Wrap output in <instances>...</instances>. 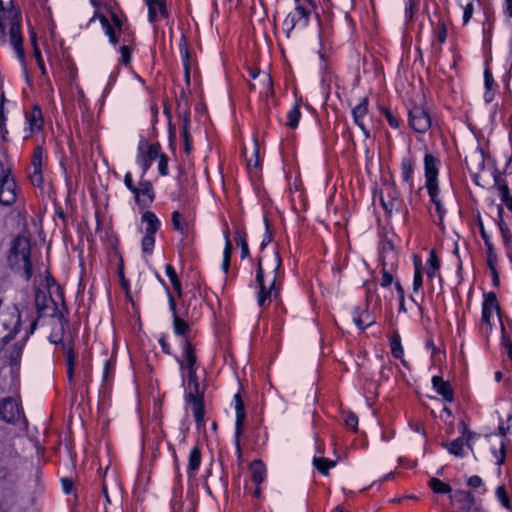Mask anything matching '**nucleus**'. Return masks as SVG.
<instances>
[{
  "instance_id": "a19ab883",
  "label": "nucleus",
  "mask_w": 512,
  "mask_h": 512,
  "mask_svg": "<svg viewBox=\"0 0 512 512\" xmlns=\"http://www.w3.org/2000/svg\"><path fill=\"white\" fill-rule=\"evenodd\" d=\"M427 265H428L427 271H426L427 276L429 278H433L440 268V261H439L437 255H436V252L434 250H432L429 254V258L427 260Z\"/></svg>"
},
{
  "instance_id": "e433bc0d",
  "label": "nucleus",
  "mask_w": 512,
  "mask_h": 512,
  "mask_svg": "<svg viewBox=\"0 0 512 512\" xmlns=\"http://www.w3.org/2000/svg\"><path fill=\"white\" fill-rule=\"evenodd\" d=\"M390 347H391V353L392 355L397 358L401 359L403 363H405L403 356H404V350L401 344V339L398 334H394L390 338Z\"/></svg>"
},
{
  "instance_id": "f257e3e1",
  "label": "nucleus",
  "mask_w": 512,
  "mask_h": 512,
  "mask_svg": "<svg viewBox=\"0 0 512 512\" xmlns=\"http://www.w3.org/2000/svg\"><path fill=\"white\" fill-rule=\"evenodd\" d=\"M282 260L277 251L259 257L256 271L257 304L266 308L271 300L279 296V271Z\"/></svg>"
},
{
  "instance_id": "b1692460",
  "label": "nucleus",
  "mask_w": 512,
  "mask_h": 512,
  "mask_svg": "<svg viewBox=\"0 0 512 512\" xmlns=\"http://www.w3.org/2000/svg\"><path fill=\"white\" fill-rule=\"evenodd\" d=\"M169 305H170V309L171 311L173 312V328H174V332L177 334V335H181V336H184L187 334V332L189 331V325L188 323L183 320L182 318H180L177 313H176V303H175V300L173 298V296L171 294H169Z\"/></svg>"
},
{
  "instance_id": "9b49d317",
  "label": "nucleus",
  "mask_w": 512,
  "mask_h": 512,
  "mask_svg": "<svg viewBox=\"0 0 512 512\" xmlns=\"http://www.w3.org/2000/svg\"><path fill=\"white\" fill-rule=\"evenodd\" d=\"M380 201L389 216L402 211V201L399 199L398 191L394 186L385 187L381 193Z\"/></svg>"
},
{
  "instance_id": "ddd939ff",
  "label": "nucleus",
  "mask_w": 512,
  "mask_h": 512,
  "mask_svg": "<svg viewBox=\"0 0 512 512\" xmlns=\"http://www.w3.org/2000/svg\"><path fill=\"white\" fill-rule=\"evenodd\" d=\"M20 418V409L15 399L8 397L0 401V420L14 423Z\"/></svg>"
},
{
  "instance_id": "6e6d98bb",
  "label": "nucleus",
  "mask_w": 512,
  "mask_h": 512,
  "mask_svg": "<svg viewBox=\"0 0 512 512\" xmlns=\"http://www.w3.org/2000/svg\"><path fill=\"white\" fill-rule=\"evenodd\" d=\"M344 423L346 427L353 431H356L358 426V417L354 413H349L346 415Z\"/></svg>"
},
{
  "instance_id": "4be33fe9",
  "label": "nucleus",
  "mask_w": 512,
  "mask_h": 512,
  "mask_svg": "<svg viewBox=\"0 0 512 512\" xmlns=\"http://www.w3.org/2000/svg\"><path fill=\"white\" fill-rule=\"evenodd\" d=\"M433 388L445 401L452 402L454 400L453 389L448 381L443 380L440 376L432 378Z\"/></svg>"
},
{
  "instance_id": "774afa93",
  "label": "nucleus",
  "mask_w": 512,
  "mask_h": 512,
  "mask_svg": "<svg viewBox=\"0 0 512 512\" xmlns=\"http://www.w3.org/2000/svg\"><path fill=\"white\" fill-rule=\"evenodd\" d=\"M484 79H485V87L487 90H490L493 83H494V79H493V75L492 73L490 72L489 69H485L484 71Z\"/></svg>"
},
{
  "instance_id": "a211bd4d",
  "label": "nucleus",
  "mask_w": 512,
  "mask_h": 512,
  "mask_svg": "<svg viewBox=\"0 0 512 512\" xmlns=\"http://www.w3.org/2000/svg\"><path fill=\"white\" fill-rule=\"evenodd\" d=\"M450 498L462 512L471 511L475 505V498L469 491L457 490Z\"/></svg>"
},
{
  "instance_id": "f3484780",
  "label": "nucleus",
  "mask_w": 512,
  "mask_h": 512,
  "mask_svg": "<svg viewBox=\"0 0 512 512\" xmlns=\"http://www.w3.org/2000/svg\"><path fill=\"white\" fill-rule=\"evenodd\" d=\"M148 6V20L151 23L159 21L161 18L168 17L166 0H145Z\"/></svg>"
},
{
  "instance_id": "de8ad7c7",
  "label": "nucleus",
  "mask_w": 512,
  "mask_h": 512,
  "mask_svg": "<svg viewBox=\"0 0 512 512\" xmlns=\"http://www.w3.org/2000/svg\"><path fill=\"white\" fill-rule=\"evenodd\" d=\"M423 286V277L420 264L415 263V273L413 277V291L418 292Z\"/></svg>"
},
{
  "instance_id": "4468645a",
  "label": "nucleus",
  "mask_w": 512,
  "mask_h": 512,
  "mask_svg": "<svg viewBox=\"0 0 512 512\" xmlns=\"http://www.w3.org/2000/svg\"><path fill=\"white\" fill-rule=\"evenodd\" d=\"M35 305L40 317L54 316L57 311L54 300L42 290H37L35 293Z\"/></svg>"
},
{
  "instance_id": "7ed1b4c3",
  "label": "nucleus",
  "mask_w": 512,
  "mask_h": 512,
  "mask_svg": "<svg viewBox=\"0 0 512 512\" xmlns=\"http://www.w3.org/2000/svg\"><path fill=\"white\" fill-rule=\"evenodd\" d=\"M19 454L7 444L0 445V487L12 485L18 478Z\"/></svg>"
},
{
  "instance_id": "37998d69",
  "label": "nucleus",
  "mask_w": 512,
  "mask_h": 512,
  "mask_svg": "<svg viewBox=\"0 0 512 512\" xmlns=\"http://www.w3.org/2000/svg\"><path fill=\"white\" fill-rule=\"evenodd\" d=\"M497 189L499 191L502 203L507 207V209L512 211V197L510 195L508 186L504 183H498Z\"/></svg>"
},
{
  "instance_id": "0e129e2a",
  "label": "nucleus",
  "mask_w": 512,
  "mask_h": 512,
  "mask_svg": "<svg viewBox=\"0 0 512 512\" xmlns=\"http://www.w3.org/2000/svg\"><path fill=\"white\" fill-rule=\"evenodd\" d=\"M124 184L129 191L132 193L135 192L137 185L134 184L133 177L130 172H127L124 176Z\"/></svg>"
},
{
  "instance_id": "f704fd0d",
  "label": "nucleus",
  "mask_w": 512,
  "mask_h": 512,
  "mask_svg": "<svg viewBox=\"0 0 512 512\" xmlns=\"http://www.w3.org/2000/svg\"><path fill=\"white\" fill-rule=\"evenodd\" d=\"M495 496L503 508L512 510L510 496L504 484L499 485L495 490Z\"/></svg>"
},
{
  "instance_id": "39448f33",
  "label": "nucleus",
  "mask_w": 512,
  "mask_h": 512,
  "mask_svg": "<svg viewBox=\"0 0 512 512\" xmlns=\"http://www.w3.org/2000/svg\"><path fill=\"white\" fill-rule=\"evenodd\" d=\"M16 15L11 16L5 9H0V29L4 32L9 27L10 42L19 55H23L22 36L19 24V11L15 8Z\"/></svg>"
},
{
  "instance_id": "58836bf2",
  "label": "nucleus",
  "mask_w": 512,
  "mask_h": 512,
  "mask_svg": "<svg viewBox=\"0 0 512 512\" xmlns=\"http://www.w3.org/2000/svg\"><path fill=\"white\" fill-rule=\"evenodd\" d=\"M303 24V18L297 15L295 12H290L286 18L284 19L283 26L286 31L287 36L293 31L297 24Z\"/></svg>"
},
{
  "instance_id": "72a5a7b5",
  "label": "nucleus",
  "mask_w": 512,
  "mask_h": 512,
  "mask_svg": "<svg viewBox=\"0 0 512 512\" xmlns=\"http://www.w3.org/2000/svg\"><path fill=\"white\" fill-rule=\"evenodd\" d=\"M429 488L437 494H450L452 492V488L447 483H444L440 479L436 477L430 478L428 482Z\"/></svg>"
},
{
  "instance_id": "79ce46f5",
  "label": "nucleus",
  "mask_w": 512,
  "mask_h": 512,
  "mask_svg": "<svg viewBox=\"0 0 512 512\" xmlns=\"http://www.w3.org/2000/svg\"><path fill=\"white\" fill-rule=\"evenodd\" d=\"M301 117L300 106L298 103H295L294 106L287 113V123L286 125L292 129H295L298 126L299 120Z\"/></svg>"
},
{
  "instance_id": "052dcab7",
  "label": "nucleus",
  "mask_w": 512,
  "mask_h": 512,
  "mask_svg": "<svg viewBox=\"0 0 512 512\" xmlns=\"http://www.w3.org/2000/svg\"><path fill=\"white\" fill-rule=\"evenodd\" d=\"M447 37V28L444 23H441L436 31V39L437 41L442 44L445 42Z\"/></svg>"
},
{
  "instance_id": "864d4df0",
  "label": "nucleus",
  "mask_w": 512,
  "mask_h": 512,
  "mask_svg": "<svg viewBox=\"0 0 512 512\" xmlns=\"http://www.w3.org/2000/svg\"><path fill=\"white\" fill-rule=\"evenodd\" d=\"M493 453L495 455V458L497 459V465H503L506 459V447L503 441L500 442L499 449L494 450Z\"/></svg>"
},
{
  "instance_id": "c03bdc74",
  "label": "nucleus",
  "mask_w": 512,
  "mask_h": 512,
  "mask_svg": "<svg viewBox=\"0 0 512 512\" xmlns=\"http://www.w3.org/2000/svg\"><path fill=\"white\" fill-rule=\"evenodd\" d=\"M28 177L34 186H41L43 183L42 168L29 167Z\"/></svg>"
},
{
  "instance_id": "69168bd1",
  "label": "nucleus",
  "mask_w": 512,
  "mask_h": 512,
  "mask_svg": "<svg viewBox=\"0 0 512 512\" xmlns=\"http://www.w3.org/2000/svg\"><path fill=\"white\" fill-rule=\"evenodd\" d=\"M467 485L471 488H479L483 485V481L479 476L473 475L467 480Z\"/></svg>"
},
{
  "instance_id": "f03ea898",
  "label": "nucleus",
  "mask_w": 512,
  "mask_h": 512,
  "mask_svg": "<svg viewBox=\"0 0 512 512\" xmlns=\"http://www.w3.org/2000/svg\"><path fill=\"white\" fill-rule=\"evenodd\" d=\"M6 260L9 267L21 273L26 280L32 277L31 244L28 236L20 234L11 240Z\"/></svg>"
},
{
  "instance_id": "a18cd8bd",
  "label": "nucleus",
  "mask_w": 512,
  "mask_h": 512,
  "mask_svg": "<svg viewBox=\"0 0 512 512\" xmlns=\"http://www.w3.org/2000/svg\"><path fill=\"white\" fill-rule=\"evenodd\" d=\"M132 41V34L129 35V38L123 39V45L120 47L121 52V60L124 64H128L131 59V49L129 43Z\"/></svg>"
},
{
  "instance_id": "4d7b16f0",
  "label": "nucleus",
  "mask_w": 512,
  "mask_h": 512,
  "mask_svg": "<svg viewBox=\"0 0 512 512\" xmlns=\"http://www.w3.org/2000/svg\"><path fill=\"white\" fill-rule=\"evenodd\" d=\"M502 344L507 351L509 358L512 360V341L505 332V328L502 326Z\"/></svg>"
},
{
  "instance_id": "393cba45",
  "label": "nucleus",
  "mask_w": 512,
  "mask_h": 512,
  "mask_svg": "<svg viewBox=\"0 0 512 512\" xmlns=\"http://www.w3.org/2000/svg\"><path fill=\"white\" fill-rule=\"evenodd\" d=\"M352 319L355 325L360 329L364 330L366 327L373 324L371 315L367 309H361L356 307L352 312Z\"/></svg>"
},
{
  "instance_id": "13d9d810",
  "label": "nucleus",
  "mask_w": 512,
  "mask_h": 512,
  "mask_svg": "<svg viewBox=\"0 0 512 512\" xmlns=\"http://www.w3.org/2000/svg\"><path fill=\"white\" fill-rule=\"evenodd\" d=\"M393 282V276L390 271H388L385 267V265L382 268V276H381V286L382 287H388Z\"/></svg>"
},
{
  "instance_id": "6ab92c4d",
  "label": "nucleus",
  "mask_w": 512,
  "mask_h": 512,
  "mask_svg": "<svg viewBox=\"0 0 512 512\" xmlns=\"http://www.w3.org/2000/svg\"><path fill=\"white\" fill-rule=\"evenodd\" d=\"M471 433L467 430L466 426L463 424V434L462 437L454 439L450 443H447L445 447L449 451L450 454L456 457L464 456V446L469 445V439L471 438Z\"/></svg>"
},
{
  "instance_id": "9d476101",
  "label": "nucleus",
  "mask_w": 512,
  "mask_h": 512,
  "mask_svg": "<svg viewBox=\"0 0 512 512\" xmlns=\"http://www.w3.org/2000/svg\"><path fill=\"white\" fill-rule=\"evenodd\" d=\"M171 222L173 229L183 236L182 245L184 247L189 246L191 243L190 236L194 231L192 219L179 211H174L171 215Z\"/></svg>"
},
{
  "instance_id": "49530a36",
  "label": "nucleus",
  "mask_w": 512,
  "mask_h": 512,
  "mask_svg": "<svg viewBox=\"0 0 512 512\" xmlns=\"http://www.w3.org/2000/svg\"><path fill=\"white\" fill-rule=\"evenodd\" d=\"M165 270H166V274L169 277L174 289L177 292H180L181 291V283H180V280L177 276V273H176L174 267L171 264H166Z\"/></svg>"
},
{
  "instance_id": "a878e982",
  "label": "nucleus",
  "mask_w": 512,
  "mask_h": 512,
  "mask_svg": "<svg viewBox=\"0 0 512 512\" xmlns=\"http://www.w3.org/2000/svg\"><path fill=\"white\" fill-rule=\"evenodd\" d=\"M437 159L430 153H427L424 157V166H425V178L426 181L437 180L438 169H437Z\"/></svg>"
},
{
  "instance_id": "3c124183",
  "label": "nucleus",
  "mask_w": 512,
  "mask_h": 512,
  "mask_svg": "<svg viewBox=\"0 0 512 512\" xmlns=\"http://www.w3.org/2000/svg\"><path fill=\"white\" fill-rule=\"evenodd\" d=\"M42 163H43V150L41 147H36L34 152H33V156H32V160H31V167H40L42 168Z\"/></svg>"
},
{
  "instance_id": "680f3d73",
  "label": "nucleus",
  "mask_w": 512,
  "mask_h": 512,
  "mask_svg": "<svg viewBox=\"0 0 512 512\" xmlns=\"http://www.w3.org/2000/svg\"><path fill=\"white\" fill-rule=\"evenodd\" d=\"M384 115H385L389 125L392 128H398L399 127L400 123H399L398 118L389 109H385L384 110Z\"/></svg>"
},
{
  "instance_id": "20e7f679",
  "label": "nucleus",
  "mask_w": 512,
  "mask_h": 512,
  "mask_svg": "<svg viewBox=\"0 0 512 512\" xmlns=\"http://www.w3.org/2000/svg\"><path fill=\"white\" fill-rule=\"evenodd\" d=\"M185 401L190 405L197 424L204 420V389L200 387L197 375H188Z\"/></svg>"
},
{
  "instance_id": "2eb2a0df",
  "label": "nucleus",
  "mask_w": 512,
  "mask_h": 512,
  "mask_svg": "<svg viewBox=\"0 0 512 512\" xmlns=\"http://www.w3.org/2000/svg\"><path fill=\"white\" fill-rule=\"evenodd\" d=\"M499 303L496 295L493 292H489L484 295V301L482 305V322L491 329V317L494 314L499 315Z\"/></svg>"
},
{
  "instance_id": "e2e57ef3",
  "label": "nucleus",
  "mask_w": 512,
  "mask_h": 512,
  "mask_svg": "<svg viewBox=\"0 0 512 512\" xmlns=\"http://www.w3.org/2000/svg\"><path fill=\"white\" fill-rule=\"evenodd\" d=\"M0 9H5L11 16L16 15L13 0H0Z\"/></svg>"
},
{
  "instance_id": "c756f323",
  "label": "nucleus",
  "mask_w": 512,
  "mask_h": 512,
  "mask_svg": "<svg viewBox=\"0 0 512 512\" xmlns=\"http://www.w3.org/2000/svg\"><path fill=\"white\" fill-rule=\"evenodd\" d=\"M250 471L252 473V480L258 486L260 485L266 476V469L264 464L260 460H254L250 464Z\"/></svg>"
},
{
  "instance_id": "cd10ccee",
  "label": "nucleus",
  "mask_w": 512,
  "mask_h": 512,
  "mask_svg": "<svg viewBox=\"0 0 512 512\" xmlns=\"http://www.w3.org/2000/svg\"><path fill=\"white\" fill-rule=\"evenodd\" d=\"M502 213H503V208L499 207L498 214L501 218V220L499 222V228H500L501 236L503 238L504 245H505L507 255H508L509 253H512V233H511L510 229L507 227V225L504 223V221L502 220Z\"/></svg>"
},
{
  "instance_id": "f8f14e48",
  "label": "nucleus",
  "mask_w": 512,
  "mask_h": 512,
  "mask_svg": "<svg viewBox=\"0 0 512 512\" xmlns=\"http://www.w3.org/2000/svg\"><path fill=\"white\" fill-rule=\"evenodd\" d=\"M133 194L135 202L142 207L149 206L155 199L153 185L149 180L144 178V175L141 176V179Z\"/></svg>"
},
{
  "instance_id": "2f4dec72",
  "label": "nucleus",
  "mask_w": 512,
  "mask_h": 512,
  "mask_svg": "<svg viewBox=\"0 0 512 512\" xmlns=\"http://www.w3.org/2000/svg\"><path fill=\"white\" fill-rule=\"evenodd\" d=\"M27 122L30 131H39L43 126L42 112L39 108H34L30 114L27 115Z\"/></svg>"
},
{
  "instance_id": "c9c22d12",
  "label": "nucleus",
  "mask_w": 512,
  "mask_h": 512,
  "mask_svg": "<svg viewBox=\"0 0 512 512\" xmlns=\"http://www.w3.org/2000/svg\"><path fill=\"white\" fill-rule=\"evenodd\" d=\"M460 7L463 9V25H467L471 20L474 13V3L477 0H457Z\"/></svg>"
},
{
  "instance_id": "603ef678",
  "label": "nucleus",
  "mask_w": 512,
  "mask_h": 512,
  "mask_svg": "<svg viewBox=\"0 0 512 512\" xmlns=\"http://www.w3.org/2000/svg\"><path fill=\"white\" fill-rule=\"evenodd\" d=\"M426 187L428 190V194L431 198V201L437 200L438 194H439V187L437 184V180L426 181Z\"/></svg>"
},
{
  "instance_id": "5fc2aeb1",
  "label": "nucleus",
  "mask_w": 512,
  "mask_h": 512,
  "mask_svg": "<svg viewBox=\"0 0 512 512\" xmlns=\"http://www.w3.org/2000/svg\"><path fill=\"white\" fill-rule=\"evenodd\" d=\"M159 163H158V170L161 176L168 175V157L164 154L160 153Z\"/></svg>"
},
{
  "instance_id": "338daca9",
  "label": "nucleus",
  "mask_w": 512,
  "mask_h": 512,
  "mask_svg": "<svg viewBox=\"0 0 512 512\" xmlns=\"http://www.w3.org/2000/svg\"><path fill=\"white\" fill-rule=\"evenodd\" d=\"M265 226H266V233L265 236L261 242V247L264 248L267 244H269L272 241V232L269 228L268 220L265 219Z\"/></svg>"
},
{
  "instance_id": "bf43d9fd",
  "label": "nucleus",
  "mask_w": 512,
  "mask_h": 512,
  "mask_svg": "<svg viewBox=\"0 0 512 512\" xmlns=\"http://www.w3.org/2000/svg\"><path fill=\"white\" fill-rule=\"evenodd\" d=\"M480 233L481 236L485 242V245L487 247V252H490V255H492L493 245L490 242L489 236L487 235V232L482 224V222L479 223Z\"/></svg>"
},
{
  "instance_id": "412c9836",
  "label": "nucleus",
  "mask_w": 512,
  "mask_h": 512,
  "mask_svg": "<svg viewBox=\"0 0 512 512\" xmlns=\"http://www.w3.org/2000/svg\"><path fill=\"white\" fill-rule=\"evenodd\" d=\"M295 1V12L301 18H303V25H307L309 22L312 11L316 8L314 0H294Z\"/></svg>"
},
{
  "instance_id": "4c0bfd02",
  "label": "nucleus",
  "mask_w": 512,
  "mask_h": 512,
  "mask_svg": "<svg viewBox=\"0 0 512 512\" xmlns=\"http://www.w3.org/2000/svg\"><path fill=\"white\" fill-rule=\"evenodd\" d=\"M313 464L315 468L323 475H328L329 469L336 465V462L323 457H314Z\"/></svg>"
},
{
  "instance_id": "0eeeda50",
  "label": "nucleus",
  "mask_w": 512,
  "mask_h": 512,
  "mask_svg": "<svg viewBox=\"0 0 512 512\" xmlns=\"http://www.w3.org/2000/svg\"><path fill=\"white\" fill-rule=\"evenodd\" d=\"M21 200L20 189L16 181L4 169L0 179V203L4 206H11Z\"/></svg>"
},
{
  "instance_id": "7c9ffc66",
  "label": "nucleus",
  "mask_w": 512,
  "mask_h": 512,
  "mask_svg": "<svg viewBox=\"0 0 512 512\" xmlns=\"http://www.w3.org/2000/svg\"><path fill=\"white\" fill-rule=\"evenodd\" d=\"M179 49L180 54L182 57L183 66L185 69V76L187 81H189V75H190V53L188 49V44L186 41V38L184 36L181 37V40L179 42Z\"/></svg>"
},
{
  "instance_id": "423d86ee",
  "label": "nucleus",
  "mask_w": 512,
  "mask_h": 512,
  "mask_svg": "<svg viewBox=\"0 0 512 512\" xmlns=\"http://www.w3.org/2000/svg\"><path fill=\"white\" fill-rule=\"evenodd\" d=\"M96 18L99 19L105 34L109 38V42L114 46L117 45L120 41L119 34L126 32L127 25H125V23L115 13H112L111 15L112 22H110L104 15L97 13L91 20Z\"/></svg>"
},
{
  "instance_id": "5701e85b",
  "label": "nucleus",
  "mask_w": 512,
  "mask_h": 512,
  "mask_svg": "<svg viewBox=\"0 0 512 512\" xmlns=\"http://www.w3.org/2000/svg\"><path fill=\"white\" fill-rule=\"evenodd\" d=\"M368 112V99L363 98L362 101L352 110V115L355 124L363 131L366 138L369 137V132L366 130L363 119Z\"/></svg>"
},
{
  "instance_id": "dca6fc26",
  "label": "nucleus",
  "mask_w": 512,
  "mask_h": 512,
  "mask_svg": "<svg viewBox=\"0 0 512 512\" xmlns=\"http://www.w3.org/2000/svg\"><path fill=\"white\" fill-rule=\"evenodd\" d=\"M183 348H184L183 359L182 360L177 359V362L179 363L180 368L187 370V372H188L187 376L188 375H197L196 374L197 358H196V353H195L194 347L192 346L191 343H189L188 341H185Z\"/></svg>"
},
{
  "instance_id": "6e6552de",
  "label": "nucleus",
  "mask_w": 512,
  "mask_h": 512,
  "mask_svg": "<svg viewBox=\"0 0 512 512\" xmlns=\"http://www.w3.org/2000/svg\"><path fill=\"white\" fill-rule=\"evenodd\" d=\"M160 150L161 146L159 143H148L146 141L139 143L136 160L142 169V175L146 174L152 162L160 156Z\"/></svg>"
},
{
  "instance_id": "ea45409f",
  "label": "nucleus",
  "mask_w": 512,
  "mask_h": 512,
  "mask_svg": "<svg viewBox=\"0 0 512 512\" xmlns=\"http://www.w3.org/2000/svg\"><path fill=\"white\" fill-rule=\"evenodd\" d=\"M414 172V162L410 158H403L401 162V175L405 182L412 181V174Z\"/></svg>"
},
{
  "instance_id": "473e14b6",
  "label": "nucleus",
  "mask_w": 512,
  "mask_h": 512,
  "mask_svg": "<svg viewBox=\"0 0 512 512\" xmlns=\"http://www.w3.org/2000/svg\"><path fill=\"white\" fill-rule=\"evenodd\" d=\"M66 365H67V378L71 384L74 379V367L76 361V354L72 347H66L64 351Z\"/></svg>"
},
{
  "instance_id": "c85d7f7f",
  "label": "nucleus",
  "mask_w": 512,
  "mask_h": 512,
  "mask_svg": "<svg viewBox=\"0 0 512 512\" xmlns=\"http://www.w3.org/2000/svg\"><path fill=\"white\" fill-rule=\"evenodd\" d=\"M142 222L145 223V233L147 234H155L159 227H160V221L156 217V215L151 211H146L142 215Z\"/></svg>"
},
{
  "instance_id": "1a4fd4ad",
  "label": "nucleus",
  "mask_w": 512,
  "mask_h": 512,
  "mask_svg": "<svg viewBox=\"0 0 512 512\" xmlns=\"http://www.w3.org/2000/svg\"><path fill=\"white\" fill-rule=\"evenodd\" d=\"M409 124L416 133L424 134L431 128L432 119L424 107L415 105L409 110Z\"/></svg>"
},
{
  "instance_id": "09e8293b",
  "label": "nucleus",
  "mask_w": 512,
  "mask_h": 512,
  "mask_svg": "<svg viewBox=\"0 0 512 512\" xmlns=\"http://www.w3.org/2000/svg\"><path fill=\"white\" fill-rule=\"evenodd\" d=\"M154 244H155L154 235L145 233V235L142 239V243H141L143 252L147 253V254L152 253Z\"/></svg>"
},
{
  "instance_id": "8fccbe9b",
  "label": "nucleus",
  "mask_w": 512,
  "mask_h": 512,
  "mask_svg": "<svg viewBox=\"0 0 512 512\" xmlns=\"http://www.w3.org/2000/svg\"><path fill=\"white\" fill-rule=\"evenodd\" d=\"M235 241L237 245L241 248V256L242 258H245L249 255V248L246 241L245 234L236 233Z\"/></svg>"
},
{
  "instance_id": "bb28decb",
  "label": "nucleus",
  "mask_w": 512,
  "mask_h": 512,
  "mask_svg": "<svg viewBox=\"0 0 512 512\" xmlns=\"http://www.w3.org/2000/svg\"><path fill=\"white\" fill-rule=\"evenodd\" d=\"M201 464V450L199 446H194L189 454V461H188V475L190 477L194 476L195 473L198 471Z\"/></svg>"
},
{
  "instance_id": "aec40b11",
  "label": "nucleus",
  "mask_w": 512,
  "mask_h": 512,
  "mask_svg": "<svg viewBox=\"0 0 512 512\" xmlns=\"http://www.w3.org/2000/svg\"><path fill=\"white\" fill-rule=\"evenodd\" d=\"M235 400V410H236V431H235V437H236V449L238 453H241L240 448V435L242 434V425L245 419V412H244V405L241 400V397L239 394H236L234 396Z\"/></svg>"
}]
</instances>
